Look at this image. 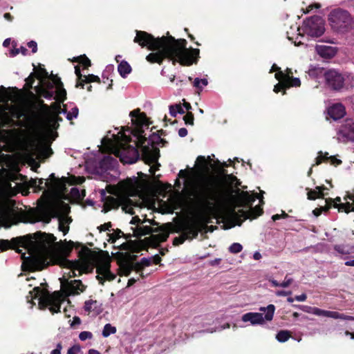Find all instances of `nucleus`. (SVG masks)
I'll list each match as a JSON object with an SVG mask.
<instances>
[{"instance_id": "nucleus-15", "label": "nucleus", "mask_w": 354, "mask_h": 354, "mask_svg": "<svg viewBox=\"0 0 354 354\" xmlns=\"http://www.w3.org/2000/svg\"><path fill=\"white\" fill-rule=\"evenodd\" d=\"M287 73H284L282 71L276 73L275 78L279 80V83L276 84L274 87V92L278 93L281 90H285L291 86H299L301 81L297 77H290V75L292 74L291 69L287 68Z\"/></svg>"}, {"instance_id": "nucleus-1", "label": "nucleus", "mask_w": 354, "mask_h": 354, "mask_svg": "<svg viewBox=\"0 0 354 354\" xmlns=\"http://www.w3.org/2000/svg\"><path fill=\"white\" fill-rule=\"evenodd\" d=\"M129 115L135 126L134 129L122 127L116 134H111V131H109L107 135L102 139V149L115 154L124 164H133L139 159L137 147H140L144 161L148 165L154 164L149 168L150 173L154 174L159 166L157 163L158 151L156 149L150 148L149 145L158 143L161 138L158 135L152 133L149 135V140L147 139V133L143 128H148V124L145 114L134 110Z\"/></svg>"}, {"instance_id": "nucleus-46", "label": "nucleus", "mask_w": 354, "mask_h": 354, "mask_svg": "<svg viewBox=\"0 0 354 354\" xmlns=\"http://www.w3.org/2000/svg\"><path fill=\"white\" fill-rule=\"evenodd\" d=\"M243 250V246L239 243H232L230 248L229 251L232 254H237Z\"/></svg>"}, {"instance_id": "nucleus-27", "label": "nucleus", "mask_w": 354, "mask_h": 354, "mask_svg": "<svg viewBox=\"0 0 354 354\" xmlns=\"http://www.w3.org/2000/svg\"><path fill=\"white\" fill-rule=\"evenodd\" d=\"M59 102L58 104H55V113L57 114H65L66 116L67 120H72L74 118H76L78 115L79 110L77 106H74L71 109V111H67L66 109L62 108L60 103L62 102V101H59L58 100H56ZM64 100H63V102Z\"/></svg>"}, {"instance_id": "nucleus-18", "label": "nucleus", "mask_w": 354, "mask_h": 354, "mask_svg": "<svg viewBox=\"0 0 354 354\" xmlns=\"http://www.w3.org/2000/svg\"><path fill=\"white\" fill-rule=\"evenodd\" d=\"M97 279L103 284L104 281H112L115 275L110 271V263L107 260H101L98 262L97 268Z\"/></svg>"}, {"instance_id": "nucleus-3", "label": "nucleus", "mask_w": 354, "mask_h": 354, "mask_svg": "<svg viewBox=\"0 0 354 354\" xmlns=\"http://www.w3.org/2000/svg\"><path fill=\"white\" fill-rule=\"evenodd\" d=\"M133 41L153 51L146 57L150 63L160 64L167 58L174 65L178 62L181 65L190 66L196 63L199 57V49L187 48L185 39H176L169 32L167 36L156 38L147 32L136 30Z\"/></svg>"}, {"instance_id": "nucleus-10", "label": "nucleus", "mask_w": 354, "mask_h": 354, "mask_svg": "<svg viewBox=\"0 0 354 354\" xmlns=\"http://www.w3.org/2000/svg\"><path fill=\"white\" fill-rule=\"evenodd\" d=\"M32 299H37L41 308L48 307L52 313L59 311L61 307L60 295L56 292L50 294L49 292L40 287H35L30 291Z\"/></svg>"}, {"instance_id": "nucleus-36", "label": "nucleus", "mask_w": 354, "mask_h": 354, "mask_svg": "<svg viewBox=\"0 0 354 354\" xmlns=\"http://www.w3.org/2000/svg\"><path fill=\"white\" fill-rule=\"evenodd\" d=\"M334 250L342 255L354 253V246L351 245H334Z\"/></svg>"}, {"instance_id": "nucleus-49", "label": "nucleus", "mask_w": 354, "mask_h": 354, "mask_svg": "<svg viewBox=\"0 0 354 354\" xmlns=\"http://www.w3.org/2000/svg\"><path fill=\"white\" fill-rule=\"evenodd\" d=\"M70 193L71 196L76 199H82L84 197L82 193L77 187L71 188Z\"/></svg>"}, {"instance_id": "nucleus-33", "label": "nucleus", "mask_w": 354, "mask_h": 354, "mask_svg": "<svg viewBox=\"0 0 354 354\" xmlns=\"http://www.w3.org/2000/svg\"><path fill=\"white\" fill-rule=\"evenodd\" d=\"M327 160H330L333 165H339L342 162L340 160L336 158L334 156H328V153H323L322 151H319L318 153L317 157L316 158L315 165H318L321 164L322 161Z\"/></svg>"}, {"instance_id": "nucleus-12", "label": "nucleus", "mask_w": 354, "mask_h": 354, "mask_svg": "<svg viewBox=\"0 0 354 354\" xmlns=\"http://www.w3.org/2000/svg\"><path fill=\"white\" fill-rule=\"evenodd\" d=\"M140 219L138 216L133 217L130 222L132 225H136V227H131L133 236L140 238L147 234H151V238L155 244L164 242L168 238L169 234L162 232L159 228H153L149 225H140Z\"/></svg>"}, {"instance_id": "nucleus-44", "label": "nucleus", "mask_w": 354, "mask_h": 354, "mask_svg": "<svg viewBox=\"0 0 354 354\" xmlns=\"http://www.w3.org/2000/svg\"><path fill=\"white\" fill-rule=\"evenodd\" d=\"M75 60L76 62H78L81 64H82L85 68H87L89 66H91L90 59L85 55H82V56L77 57L75 58Z\"/></svg>"}, {"instance_id": "nucleus-34", "label": "nucleus", "mask_w": 354, "mask_h": 354, "mask_svg": "<svg viewBox=\"0 0 354 354\" xmlns=\"http://www.w3.org/2000/svg\"><path fill=\"white\" fill-rule=\"evenodd\" d=\"M259 310L266 312V314L263 316L265 322H270L272 320L274 317L275 306L273 304H269L266 307H260Z\"/></svg>"}, {"instance_id": "nucleus-24", "label": "nucleus", "mask_w": 354, "mask_h": 354, "mask_svg": "<svg viewBox=\"0 0 354 354\" xmlns=\"http://www.w3.org/2000/svg\"><path fill=\"white\" fill-rule=\"evenodd\" d=\"M243 322H250L252 326L263 325L265 324L263 315L261 313H247L241 317Z\"/></svg>"}, {"instance_id": "nucleus-6", "label": "nucleus", "mask_w": 354, "mask_h": 354, "mask_svg": "<svg viewBox=\"0 0 354 354\" xmlns=\"http://www.w3.org/2000/svg\"><path fill=\"white\" fill-rule=\"evenodd\" d=\"M138 187L131 182L125 183L122 185L120 190L115 189L111 192L115 195L116 197L112 196H106L104 189L100 191L102 201L104 202L102 212L106 213L112 209H116L119 206L126 213L133 214V203L130 198L122 195L134 196L138 193Z\"/></svg>"}, {"instance_id": "nucleus-43", "label": "nucleus", "mask_w": 354, "mask_h": 354, "mask_svg": "<svg viewBox=\"0 0 354 354\" xmlns=\"http://www.w3.org/2000/svg\"><path fill=\"white\" fill-rule=\"evenodd\" d=\"M10 100V95L8 93L6 88L3 86H1L0 87V102H6Z\"/></svg>"}, {"instance_id": "nucleus-38", "label": "nucleus", "mask_w": 354, "mask_h": 354, "mask_svg": "<svg viewBox=\"0 0 354 354\" xmlns=\"http://www.w3.org/2000/svg\"><path fill=\"white\" fill-rule=\"evenodd\" d=\"M116 330L115 326H113L111 324H106L104 326L102 335L104 337H107L112 334H115Z\"/></svg>"}, {"instance_id": "nucleus-48", "label": "nucleus", "mask_w": 354, "mask_h": 354, "mask_svg": "<svg viewBox=\"0 0 354 354\" xmlns=\"http://www.w3.org/2000/svg\"><path fill=\"white\" fill-rule=\"evenodd\" d=\"M99 81H100L99 77L91 74V75H84L82 84H84V83L99 82Z\"/></svg>"}, {"instance_id": "nucleus-41", "label": "nucleus", "mask_w": 354, "mask_h": 354, "mask_svg": "<svg viewBox=\"0 0 354 354\" xmlns=\"http://www.w3.org/2000/svg\"><path fill=\"white\" fill-rule=\"evenodd\" d=\"M290 335L288 331L281 330L277 334L276 339L279 342H285L290 338Z\"/></svg>"}, {"instance_id": "nucleus-57", "label": "nucleus", "mask_w": 354, "mask_h": 354, "mask_svg": "<svg viewBox=\"0 0 354 354\" xmlns=\"http://www.w3.org/2000/svg\"><path fill=\"white\" fill-rule=\"evenodd\" d=\"M62 348V346L61 343H58L56 346V348L50 352V354H61Z\"/></svg>"}, {"instance_id": "nucleus-40", "label": "nucleus", "mask_w": 354, "mask_h": 354, "mask_svg": "<svg viewBox=\"0 0 354 354\" xmlns=\"http://www.w3.org/2000/svg\"><path fill=\"white\" fill-rule=\"evenodd\" d=\"M16 247V240H13L12 243L6 240L0 241V250L3 251L8 248H15Z\"/></svg>"}, {"instance_id": "nucleus-59", "label": "nucleus", "mask_w": 354, "mask_h": 354, "mask_svg": "<svg viewBox=\"0 0 354 354\" xmlns=\"http://www.w3.org/2000/svg\"><path fill=\"white\" fill-rule=\"evenodd\" d=\"M275 294L278 297H282L291 295V292L285 290H278L275 292Z\"/></svg>"}, {"instance_id": "nucleus-20", "label": "nucleus", "mask_w": 354, "mask_h": 354, "mask_svg": "<svg viewBox=\"0 0 354 354\" xmlns=\"http://www.w3.org/2000/svg\"><path fill=\"white\" fill-rule=\"evenodd\" d=\"M61 284L65 288V291L68 295L79 294L84 290V286L80 280L68 281L65 276L60 279Z\"/></svg>"}, {"instance_id": "nucleus-51", "label": "nucleus", "mask_w": 354, "mask_h": 354, "mask_svg": "<svg viewBox=\"0 0 354 354\" xmlns=\"http://www.w3.org/2000/svg\"><path fill=\"white\" fill-rule=\"evenodd\" d=\"M183 120L186 124H194V115L192 113H187L184 115Z\"/></svg>"}, {"instance_id": "nucleus-26", "label": "nucleus", "mask_w": 354, "mask_h": 354, "mask_svg": "<svg viewBox=\"0 0 354 354\" xmlns=\"http://www.w3.org/2000/svg\"><path fill=\"white\" fill-rule=\"evenodd\" d=\"M150 265H151V260L149 259L142 258V259H141L140 263H135V264L129 263V264L127 265L126 268H125V269L127 270L125 271V274L128 275V274H129L130 272L132 270H135L138 272H141L140 275L142 277H144L142 268L146 266H149Z\"/></svg>"}, {"instance_id": "nucleus-2", "label": "nucleus", "mask_w": 354, "mask_h": 354, "mask_svg": "<svg viewBox=\"0 0 354 354\" xmlns=\"http://www.w3.org/2000/svg\"><path fill=\"white\" fill-rule=\"evenodd\" d=\"M35 249L26 257L25 253L19 248V253H21L24 260L22 266L30 270H40L46 266L52 263L69 269V277H77L82 272H89L92 267L88 257L80 261H71L66 258V249L59 247L55 242L56 237L53 234L39 232L35 234Z\"/></svg>"}, {"instance_id": "nucleus-37", "label": "nucleus", "mask_w": 354, "mask_h": 354, "mask_svg": "<svg viewBox=\"0 0 354 354\" xmlns=\"http://www.w3.org/2000/svg\"><path fill=\"white\" fill-rule=\"evenodd\" d=\"M118 71L120 75L124 78L131 73V67L126 61H122L118 65Z\"/></svg>"}, {"instance_id": "nucleus-11", "label": "nucleus", "mask_w": 354, "mask_h": 354, "mask_svg": "<svg viewBox=\"0 0 354 354\" xmlns=\"http://www.w3.org/2000/svg\"><path fill=\"white\" fill-rule=\"evenodd\" d=\"M331 28L337 32L344 33L353 27V19L350 13L342 8L332 10L328 15Z\"/></svg>"}, {"instance_id": "nucleus-9", "label": "nucleus", "mask_w": 354, "mask_h": 354, "mask_svg": "<svg viewBox=\"0 0 354 354\" xmlns=\"http://www.w3.org/2000/svg\"><path fill=\"white\" fill-rule=\"evenodd\" d=\"M12 195L10 185L0 184V225L6 228L11 226L15 216V203L10 198Z\"/></svg>"}, {"instance_id": "nucleus-8", "label": "nucleus", "mask_w": 354, "mask_h": 354, "mask_svg": "<svg viewBox=\"0 0 354 354\" xmlns=\"http://www.w3.org/2000/svg\"><path fill=\"white\" fill-rule=\"evenodd\" d=\"M48 73L46 69L40 68L37 71V77L40 80L35 86V91L46 99L63 101L66 99V91L63 87L60 78L52 76L51 80H46Z\"/></svg>"}, {"instance_id": "nucleus-14", "label": "nucleus", "mask_w": 354, "mask_h": 354, "mask_svg": "<svg viewBox=\"0 0 354 354\" xmlns=\"http://www.w3.org/2000/svg\"><path fill=\"white\" fill-rule=\"evenodd\" d=\"M293 306L305 313L313 314L317 316L326 317L335 319L354 320V317L339 313L337 311L322 310L317 307H311L305 305H293Z\"/></svg>"}, {"instance_id": "nucleus-29", "label": "nucleus", "mask_w": 354, "mask_h": 354, "mask_svg": "<svg viewBox=\"0 0 354 354\" xmlns=\"http://www.w3.org/2000/svg\"><path fill=\"white\" fill-rule=\"evenodd\" d=\"M316 51L320 56L324 58H331L337 53L336 48L326 45L316 46Z\"/></svg>"}, {"instance_id": "nucleus-23", "label": "nucleus", "mask_w": 354, "mask_h": 354, "mask_svg": "<svg viewBox=\"0 0 354 354\" xmlns=\"http://www.w3.org/2000/svg\"><path fill=\"white\" fill-rule=\"evenodd\" d=\"M339 139L342 141L354 142V122L347 120L339 131Z\"/></svg>"}, {"instance_id": "nucleus-30", "label": "nucleus", "mask_w": 354, "mask_h": 354, "mask_svg": "<svg viewBox=\"0 0 354 354\" xmlns=\"http://www.w3.org/2000/svg\"><path fill=\"white\" fill-rule=\"evenodd\" d=\"M84 309L88 314L92 313L93 315H99L102 312V305L96 300H88L85 301Z\"/></svg>"}, {"instance_id": "nucleus-35", "label": "nucleus", "mask_w": 354, "mask_h": 354, "mask_svg": "<svg viewBox=\"0 0 354 354\" xmlns=\"http://www.w3.org/2000/svg\"><path fill=\"white\" fill-rule=\"evenodd\" d=\"M324 187L317 186L314 189L306 188L308 199L315 200L317 198H321L323 196L322 190L325 189Z\"/></svg>"}, {"instance_id": "nucleus-60", "label": "nucleus", "mask_w": 354, "mask_h": 354, "mask_svg": "<svg viewBox=\"0 0 354 354\" xmlns=\"http://www.w3.org/2000/svg\"><path fill=\"white\" fill-rule=\"evenodd\" d=\"M288 216V214L285 212H283L282 214H274L272 216V219L275 221L277 220L280 219L281 218H286Z\"/></svg>"}, {"instance_id": "nucleus-7", "label": "nucleus", "mask_w": 354, "mask_h": 354, "mask_svg": "<svg viewBox=\"0 0 354 354\" xmlns=\"http://www.w3.org/2000/svg\"><path fill=\"white\" fill-rule=\"evenodd\" d=\"M257 198L259 199L261 205L263 203V197H259L257 194L251 195L248 192H242L239 195L236 200V206L239 207H249V209L248 211L241 210L240 214L236 212L234 208L229 209L227 216L232 219V226L241 225L245 219L255 218L262 214L263 210L260 205L252 207V203Z\"/></svg>"}, {"instance_id": "nucleus-54", "label": "nucleus", "mask_w": 354, "mask_h": 354, "mask_svg": "<svg viewBox=\"0 0 354 354\" xmlns=\"http://www.w3.org/2000/svg\"><path fill=\"white\" fill-rule=\"evenodd\" d=\"M292 281H293V279L290 277H288L286 275L284 279V281L283 282L280 283V287L287 288L292 283Z\"/></svg>"}, {"instance_id": "nucleus-31", "label": "nucleus", "mask_w": 354, "mask_h": 354, "mask_svg": "<svg viewBox=\"0 0 354 354\" xmlns=\"http://www.w3.org/2000/svg\"><path fill=\"white\" fill-rule=\"evenodd\" d=\"M32 186L39 187V189H45L48 187L49 189L57 188L60 190L64 189L65 185L63 184H55L50 182L45 181L44 179L34 180L32 183Z\"/></svg>"}, {"instance_id": "nucleus-16", "label": "nucleus", "mask_w": 354, "mask_h": 354, "mask_svg": "<svg viewBox=\"0 0 354 354\" xmlns=\"http://www.w3.org/2000/svg\"><path fill=\"white\" fill-rule=\"evenodd\" d=\"M325 80L327 85L333 90L339 91L347 85L349 76L342 75L335 70H329L325 73Z\"/></svg>"}, {"instance_id": "nucleus-17", "label": "nucleus", "mask_w": 354, "mask_h": 354, "mask_svg": "<svg viewBox=\"0 0 354 354\" xmlns=\"http://www.w3.org/2000/svg\"><path fill=\"white\" fill-rule=\"evenodd\" d=\"M181 235L174 240V245L182 244L187 239L196 238L198 234V226L195 223H187L181 227Z\"/></svg>"}, {"instance_id": "nucleus-39", "label": "nucleus", "mask_w": 354, "mask_h": 354, "mask_svg": "<svg viewBox=\"0 0 354 354\" xmlns=\"http://www.w3.org/2000/svg\"><path fill=\"white\" fill-rule=\"evenodd\" d=\"M185 111L180 104H174L169 106V113L173 117H176L177 113L183 114Z\"/></svg>"}, {"instance_id": "nucleus-5", "label": "nucleus", "mask_w": 354, "mask_h": 354, "mask_svg": "<svg viewBox=\"0 0 354 354\" xmlns=\"http://www.w3.org/2000/svg\"><path fill=\"white\" fill-rule=\"evenodd\" d=\"M68 206L63 202L50 201L43 203L37 209L30 213L32 223H49L52 218H57L59 221V230L66 234L69 230V224L72 219L66 215L68 211Z\"/></svg>"}, {"instance_id": "nucleus-21", "label": "nucleus", "mask_w": 354, "mask_h": 354, "mask_svg": "<svg viewBox=\"0 0 354 354\" xmlns=\"http://www.w3.org/2000/svg\"><path fill=\"white\" fill-rule=\"evenodd\" d=\"M2 102L0 104V126H5L11 122V117L15 115V109L9 104V101Z\"/></svg>"}, {"instance_id": "nucleus-62", "label": "nucleus", "mask_w": 354, "mask_h": 354, "mask_svg": "<svg viewBox=\"0 0 354 354\" xmlns=\"http://www.w3.org/2000/svg\"><path fill=\"white\" fill-rule=\"evenodd\" d=\"M306 298H307L306 295L304 293L300 295L295 296V299L298 301H306Z\"/></svg>"}, {"instance_id": "nucleus-55", "label": "nucleus", "mask_w": 354, "mask_h": 354, "mask_svg": "<svg viewBox=\"0 0 354 354\" xmlns=\"http://www.w3.org/2000/svg\"><path fill=\"white\" fill-rule=\"evenodd\" d=\"M28 46L29 48H30L32 49V52L33 53H36L37 50V44L35 41H31L30 42L28 43Z\"/></svg>"}, {"instance_id": "nucleus-4", "label": "nucleus", "mask_w": 354, "mask_h": 354, "mask_svg": "<svg viewBox=\"0 0 354 354\" xmlns=\"http://www.w3.org/2000/svg\"><path fill=\"white\" fill-rule=\"evenodd\" d=\"M190 196L205 214L207 223H211L221 213V208L225 202V193L223 187L217 183L206 179L201 180L192 185Z\"/></svg>"}, {"instance_id": "nucleus-19", "label": "nucleus", "mask_w": 354, "mask_h": 354, "mask_svg": "<svg viewBox=\"0 0 354 354\" xmlns=\"http://www.w3.org/2000/svg\"><path fill=\"white\" fill-rule=\"evenodd\" d=\"M117 165V160L110 155H107L104 156L97 165L93 168V172L102 175L108 171L114 170Z\"/></svg>"}, {"instance_id": "nucleus-47", "label": "nucleus", "mask_w": 354, "mask_h": 354, "mask_svg": "<svg viewBox=\"0 0 354 354\" xmlns=\"http://www.w3.org/2000/svg\"><path fill=\"white\" fill-rule=\"evenodd\" d=\"M75 75H77V79H78V81H77V82L76 84V86L77 87H78V86L83 87L82 80L84 79V75H82L81 74L80 69V67L78 66H76L75 67Z\"/></svg>"}, {"instance_id": "nucleus-58", "label": "nucleus", "mask_w": 354, "mask_h": 354, "mask_svg": "<svg viewBox=\"0 0 354 354\" xmlns=\"http://www.w3.org/2000/svg\"><path fill=\"white\" fill-rule=\"evenodd\" d=\"M80 351V349L78 346H73L68 349V354H77Z\"/></svg>"}, {"instance_id": "nucleus-25", "label": "nucleus", "mask_w": 354, "mask_h": 354, "mask_svg": "<svg viewBox=\"0 0 354 354\" xmlns=\"http://www.w3.org/2000/svg\"><path fill=\"white\" fill-rule=\"evenodd\" d=\"M50 145L46 140L39 141L35 147V153L44 158L49 157L53 153Z\"/></svg>"}, {"instance_id": "nucleus-22", "label": "nucleus", "mask_w": 354, "mask_h": 354, "mask_svg": "<svg viewBox=\"0 0 354 354\" xmlns=\"http://www.w3.org/2000/svg\"><path fill=\"white\" fill-rule=\"evenodd\" d=\"M59 114L55 113V105L53 106L51 115L47 119L45 122V128L46 129L48 136L52 137V140H54L57 137V133H53V131L59 127V122L62 119L59 117Z\"/></svg>"}, {"instance_id": "nucleus-63", "label": "nucleus", "mask_w": 354, "mask_h": 354, "mask_svg": "<svg viewBox=\"0 0 354 354\" xmlns=\"http://www.w3.org/2000/svg\"><path fill=\"white\" fill-rule=\"evenodd\" d=\"M111 223H105L104 225H102L99 227L100 231H106L109 230V227H111Z\"/></svg>"}, {"instance_id": "nucleus-32", "label": "nucleus", "mask_w": 354, "mask_h": 354, "mask_svg": "<svg viewBox=\"0 0 354 354\" xmlns=\"http://www.w3.org/2000/svg\"><path fill=\"white\" fill-rule=\"evenodd\" d=\"M344 199L347 201L345 203H342L339 206V210H344L348 213L354 211V194H348Z\"/></svg>"}, {"instance_id": "nucleus-28", "label": "nucleus", "mask_w": 354, "mask_h": 354, "mask_svg": "<svg viewBox=\"0 0 354 354\" xmlns=\"http://www.w3.org/2000/svg\"><path fill=\"white\" fill-rule=\"evenodd\" d=\"M328 114L334 120H339L345 115V108L342 104H334L328 109Z\"/></svg>"}, {"instance_id": "nucleus-52", "label": "nucleus", "mask_w": 354, "mask_h": 354, "mask_svg": "<svg viewBox=\"0 0 354 354\" xmlns=\"http://www.w3.org/2000/svg\"><path fill=\"white\" fill-rule=\"evenodd\" d=\"M35 82V75L33 73H31L26 79V88L29 89L32 87L33 83Z\"/></svg>"}, {"instance_id": "nucleus-50", "label": "nucleus", "mask_w": 354, "mask_h": 354, "mask_svg": "<svg viewBox=\"0 0 354 354\" xmlns=\"http://www.w3.org/2000/svg\"><path fill=\"white\" fill-rule=\"evenodd\" d=\"M93 337L92 333L89 331H82L79 335V338L82 341H85L86 339H90Z\"/></svg>"}, {"instance_id": "nucleus-64", "label": "nucleus", "mask_w": 354, "mask_h": 354, "mask_svg": "<svg viewBox=\"0 0 354 354\" xmlns=\"http://www.w3.org/2000/svg\"><path fill=\"white\" fill-rule=\"evenodd\" d=\"M81 323V320L78 317H74L73 319V322L71 323V326H74L75 325H79Z\"/></svg>"}, {"instance_id": "nucleus-53", "label": "nucleus", "mask_w": 354, "mask_h": 354, "mask_svg": "<svg viewBox=\"0 0 354 354\" xmlns=\"http://www.w3.org/2000/svg\"><path fill=\"white\" fill-rule=\"evenodd\" d=\"M230 326V325L229 324H224L223 326H220L218 328H216L215 329H209V328H207L205 330L206 332L207 333H214V332H216V331H221L222 330H224L225 328H229Z\"/></svg>"}, {"instance_id": "nucleus-56", "label": "nucleus", "mask_w": 354, "mask_h": 354, "mask_svg": "<svg viewBox=\"0 0 354 354\" xmlns=\"http://www.w3.org/2000/svg\"><path fill=\"white\" fill-rule=\"evenodd\" d=\"M320 8V5L319 3H313V4H310L309 5L307 8H306V11H305L304 12L306 13H308L310 12L311 10H313L314 8H316V9H318Z\"/></svg>"}, {"instance_id": "nucleus-61", "label": "nucleus", "mask_w": 354, "mask_h": 354, "mask_svg": "<svg viewBox=\"0 0 354 354\" xmlns=\"http://www.w3.org/2000/svg\"><path fill=\"white\" fill-rule=\"evenodd\" d=\"M187 135V130L185 128H180L178 130V136L181 138H184Z\"/></svg>"}, {"instance_id": "nucleus-13", "label": "nucleus", "mask_w": 354, "mask_h": 354, "mask_svg": "<svg viewBox=\"0 0 354 354\" xmlns=\"http://www.w3.org/2000/svg\"><path fill=\"white\" fill-rule=\"evenodd\" d=\"M324 19L317 15L308 18L304 21L301 28H298L299 35L301 37L303 35H301V31H302L303 35L305 34L311 37H319L324 34Z\"/></svg>"}, {"instance_id": "nucleus-42", "label": "nucleus", "mask_w": 354, "mask_h": 354, "mask_svg": "<svg viewBox=\"0 0 354 354\" xmlns=\"http://www.w3.org/2000/svg\"><path fill=\"white\" fill-rule=\"evenodd\" d=\"M207 84L208 81L206 78L200 79L196 77L194 81V86L200 90H202L203 87L207 85Z\"/></svg>"}, {"instance_id": "nucleus-45", "label": "nucleus", "mask_w": 354, "mask_h": 354, "mask_svg": "<svg viewBox=\"0 0 354 354\" xmlns=\"http://www.w3.org/2000/svg\"><path fill=\"white\" fill-rule=\"evenodd\" d=\"M196 164L201 167V169L208 168V162L204 156H198L196 159Z\"/></svg>"}]
</instances>
